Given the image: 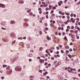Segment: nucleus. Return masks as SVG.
Wrapping results in <instances>:
<instances>
[{"instance_id":"nucleus-1","label":"nucleus","mask_w":80,"mask_h":80,"mask_svg":"<svg viewBox=\"0 0 80 80\" xmlns=\"http://www.w3.org/2000/svg\"><path fill=\"white\" fill-rule=\"evenodd\" d=\"M15 70L18 72H20L22 70V67L20 66H17L15 68Z\"/></svg>"},{"instance_id":"nucleus-2","label":"nucleus","mask_w":80,"mask_h":80,"mask_svg":"<svg viewBox=\"0 0 80 80\" xmlns=\"http://www.w3.org/2000/svg\"><path fill=\"white\" fill-rule=\"evenodd\" d=\"M6 73L7 75H11V74L12 73V70L10 69L9 71L6 72Z\"/></svg>"},{"instance_id":"nucleus-3","label":"nucleus","mask_w":80,"mask_h":80,"mask_svg":"<svg viewBox=\"0 0 80 80\" xmlns=\"http://www.w3.org/2000/svg\"><path fill=\"white\" fill-rule=\"evenodd\" d=\"M11 37L12 38H15V33H12L11 34Z\"/></svg>"},{"instance_id":"nucleus-4","label":"nucleus","mask_w":80,"mask_h":80,"mask_svg":"<svg viewBox=\"0 0 80 80\" xmlns=\"http://www.w3.org/2000/svg\"><path fill=\"white\" fill-rule=\"evenodd\" d=\"M0 7L1 8H5V5L3 4L0 3Z\"/></svg>"},{"instance_id":"nucleus-5","label":"nucleus","mask_w":80,"mask_h":80,"mask_svg":"<svg viewBox=\"0 0 80 80\" xmlns=\"http://www.w3.org/2000/svg\"><path fill=\"white\" fill-rule=\"evenodd\" d=\"M23 27H28V24L27 22H24L23 23Z\"/></svg>"},{"instance_id":"nucleus-6","label":"nucleus","mask_w":80,"mask_h":80,"mask_svg":"<svg viewBox=\"0 0 80 80\" xmlns=\"http://www.w3.org/2000/svg\"><path fill=\"white\" fill-rule=\"evenodd\" d=\"M18 60L17 58H14L13 59H11V61L12 62H15V61H16V60Z\"/></svg>"},{"instance_id":"nucleus-7","label":"nucleus","mask_w":80,"mask_h":80,"mask_svg":"<svg viewBox=\"0 0 80 80\" xmlns=\"http://www.w3.org/2000/svg\"><path fill=\"white\" fill-rule=\"evenodd\" d=\"M58 78L59 80H62V76L59 74L58 75Z\"/></svg>"},{"instance_id":"nucleus-8","label":"nucleus","mask_w":80,"mask_h":80,"mask_svg":"<svg viewBox=\"0 0 80 80\" xmlns=\"http://www.w3.org/2000/svg\"><path fill=\"white\" fill-rule=\"evenodd\" d=\"M16 22L15 21L12 20L10 22V23L11 24H12V25H13V24H15Z\"/></svg>"},{"instance_id":"nucleus-9","label":"nucleus","mask_w":80,"mask_h":80,"mask_svg":"<svg viewBox=\"0 0 80 80\" xmlns=\"http://www.w3.org/2000/svg\"><path fill=\"white\" fill-rule=\"evenodd\" d=\"M18 3H19L20 4H23V3H24V1L22 0H19L18 2Z\"/></svg>"},{"instance_id":"nucleus-10","label":"nucleus","mask_w":80,"mask_h":80,"mask_svg":"<svg viewBox=\"0 0 80 80\" xmlns=\"http://www.w3.org/2000/svg\"><path fill=\"white\" fill-rule=\"evenodd\" d=\"M44 62L45 61L43 59H39V62L40 63H44Z\"/></svg>"},{"instance_id":"nucleus-11","label":"nucleus","mask_w":80,"mask_h":80,"mask_svg":"<svg viewBox=\"0 0 80 80\" xmlns=\"http://www.w3.org/2000/svg\"><path fill=\"white\" fill-rule=\"evenodd\" d=\"M66 62L67 63H69V59L67 57L66 58Z\"/></svg>"},{"instance_id":"nucleus-12","label":"nucleus","mask_w":80,"mask_h":80,"mask_svg":"<svg viewBox=\"0 0 80 80\" xmlns=\"http://www.w3.org/2000/svg\"><path fill=\"white\" fill-rule=\"evenodd\" d=\"M59 6H61V4H63V2L62 1H61L60 2H58Z\"/></svg>"},{"instance_id":"nucleus-13","label":"nucleus","mask_w":80,"mask_h":80,"mask_svg":"<svg viewBox=\"0 0 80 80\" xmlns=\"http://www.w3.org/2000/svg\"><path fill=\"white\" fill-rule=\"evenodd\" d=\"M62 64V63L61 62L59 61L58 62V64L56 65V67H57V66H58L59 65H60V64Z\"/></svg>"},{"instance_id":"nucleus-14","label":"nucleus","mask_w":80,"mask_h":80,"mask_svg":"<svg viewBox=\"0 0 80 80\" xmlns=\"http://www.w3.org/2000/svg\"><path fill=\"white\" fill-rule=\"evenodd\" d=\"M1 25L3 26H5V25H6V22H2L1 23Z\"/></svg>"},{"instance_id":"nucleus-15","label":"nucleus","mask_w":80,"mask_h":80,"mask_svg":"<svg viewBox=\"0 0 80 80\" xmlns=\"http://www.w3.org/2000/svg\"><path fill=\"white\" fill-rule=\"evenodd\" d=\"M24 21H25V22H28L29 21V20L28 19L25 18L24 19Z\"/></svg>"},{"instance_id":"nucleus-16","label":"nucleus","mask_w":80,"mask_h":80,"mask_svg":"<svg viewBox=\"0 0 80 80\" xmlns=\"http://www.w3.org/2000/svg\"><path fill=\"white\" fill-rule=\"evenodd\" d=\"M47 37L48 40H51V38H50V37H49L48 36H47Z\"/></svg>"},{"instance_id":"nucleus-17","label":"nucleus","mask_w":80,"mask_h":80,"mask_svg":"<svg viewBox=\"0 0 80 80\" xmlns=\"http://www.w3.org/2000/svg\"><path fill=\"white\" fill-rule=\"evenodd\" d=\"M48 73V72H45V73H43V75H44V76H46V75Z\"/></svg>"},{"instance_id":"nucleus-18","label":"nucleus","mask_w":80,"mask_h":80,"mask_svg":"<svg viewBox=\"0 0 80 80\" xmlns=\"http://www.w3.org/2000/svg\"><path fill=\"white\" fill-rule=\"evenodd\" d=\"M33 57V55L32 54H30L28 55V57Z\"/></svg>"},{"instance_id":"nucleus-19","label":"nucleus","mask_w":80,"mask_h":80,"mask_svg":"<svg viewBox=\"0 0 80 80\" xmlns=\"http://www.w3.org/2000/svg\"><path fill=\"white\" fill-rule=\"evenodd\" d=\"M66 49H69V46L68 45H66L65 46Z\"/></svg>"},{"instance_id":"nucleus-20","label":"nucleus","mask_w":80,"mask_h":80,"mask_svg":"<svg viewBox=\"0 0 80 80\" xmlns=\"http://www.w3.org/2000/svg\"><path fill=\"white\" fill-rule=\"evenodd\" d=\"M7 70H10V66H9L6 68Z\"/></svg>"},{"instance_id":"nucleus-21","label":"nucleus","mask_w":80,"mask_h":80,"mask_svg":"<svg viewBox=\"0 0 80 80\" xmlns=\"http://www.w3.org/2000/svg\"><path fill=\"white\" fill-rule=\"evenodd\" d=\"M18 40H23V38L22 37H19L18 38Z\"/></svg>"},{"instance_id":"nucleus-22","label":"nucleus","mask_w":80,"mask_h":80,"mask_svg":"<svg viewBox=\"0 0 80 80\" xmlns=\"http://www.w3.org/2000/svg\"><path fill=\"white\" fill-rule=\"evenodd\" d=\"M43 48L42 47H40L39 48V50H40V51H42V50H43Z\"/></svg>"},{"instance_id":"nucleus-23","label":"nucleus","mask_w":80,"mask_h":80,"mask_svg":"<svg viewBox=\"0 0 80 80\" xmlns=\"http://www.w3.org/2000/svg\"><path fill=\"white\" fill-rule=\"evenodd\" d=\"M68 57H69V58H72V55H70V54H68Z\"/></svg>"},{"instance_id":"nucleus-24","label":"nucleus","mask_w":80,"mask_h":80,"mask_svg":"<svg viewBox=\"0 0 80 80\" xmlns=\"http://www.w3.org/2000/svg\"><path fill=\"white\" fill-rule=\"evenodd\" d=\"M30 45H29L28 44H27V48H30Z\"/></svg>"},{"instance_id":"nucleus-25","label":"nucleus","mask_w":80,"mask_h":80,"mask_svg":"<svg viewBox=\"0 0 80 80\" xmlns=\"http://www.w3.org/2000/svg\"><path fill=\"white\" fill-rule=\"evenodd\" d=\"M7 67V65H3V68H5V67Z\"/></svg>"},{"instance_id":"nucleus-26","label":"nucleus","mask_w":80,"mask_h":80,"mask_svg":"<svg viewBox=\"0 0 80 80\" xmlns=\"http://www.w3.org/2000/svg\"><path fill=\"white\" fill-rule=\"evenodd\" d=\"M50 26H51V27H53V26H54V24H53L52 23H51V24H50Z\"/></svg>"},{"instance_id":"nucleus-27","label":"nucleus","mask_w":80,"mask_h":80,"mask_svg":"<svg viewBox=\"0 0 80 80\" xmlns=\"http://www.w3.org/2000/svg\"><path fill=\"white\" fill-rule=\"evenodd\" d=\"M53 12H54V11H53V10H52L50 12L51 14H52V13H53Z\"/></svg>"},{"instance_id":"nucleus-28","label":"nucleus","mask_w":80,"mask_h":80,"mask_svg":"<svg viewBox=\"0 0 80 80\" xmlns=\"http://www.w3.org/2000/svg\"><path fill=\"white\" fill-rule=\"evenodd\" d=\"M32 10L30 9H29L27 11V12H28L29 13V12H30V11H31Z\"/></svg>"},{"instance_id":"nucleus-29","label":"nucleus","mask_w":80,"mask_h":80,"mask_svg":"<svg viewBox=\"0 0 80 80\" xmlns=\"http://www.w3.org/2000/svg\"><path fill=\"white\" fill-rule=\"evenodd\" d=\"M32 15H33V13L32 12L29 13V15H30V16H32Z\"/></svg>"},{"instance_id":"nucleus-30","label":"nucleus","mask_w":80,"mask_h":80,"mask_svg":"<svg viewBox=\"0 0 80 80\" xmlns=\"http://www.w3.org/2000/svg\"><path fill=\"white\" fill-rule=\"evenodd\" d=\"M29 78L31 79H32V78H33V76H30L29 77Z\"/></svg>"},{"instance_id":"nucleus-31","label":"nucleus","mask_w":80,"mask_h":80,"mask_svg":"<svg viewBox=\"0 0 80 80\" xmlns=\"http://www.w3.org/2000/svg\"><path fill=\"white\" fill-rule=\"evenodd\" d=\"M2 28V30H6V28H3V27H2V28Z\"/></svg>"},{"instance_id":"nucleus-32","label":"nucleus","mask_w":80,"mask_h":80,"mask_svg":"<svg viewBox=\"0 0 80 80\" xmlns=\"http://www.w3.org/2000/svg\"><path fill=\"white\" fill-rule=\"evenodd\" d=\"M52 17L53 18V17H55V14H52Z\"/></svg>"},{"instance_id":"nucleus-33","label":"nucleus","mask_w":80,"mask_h":80,"mask_svg":"<svg viewBox=\"0 0 80 80\" xmlns=\"http://www.w3.org/2000/svg\"><path fill=\"white\" fill-rule=\"evenodd\" d=\"M75 33H76V34H77V33H78V31L76 30L75 31Z\"/></svg>"},{"instance_id":"nucleus-34","label":"nucleus","mask_w":80,"mask_h":80,"mask_svg":"<svg viewBox=\"0 0 80 80\" xmlns=\"http://www.w3.org/2000/svg\"><path fill=\"white\" fill-rule=\"evenodd\" d=\"M48 65V63H47V62H46L45 63V65Z\"/></svg>"},{"instance_id":"nucleus-35","label":"nucleus","mask_w":80,"mask_h":80,"mask_svg":"<svg viewBox=\"0 0 80 80\" xmlns=\"http://www.w3.org/2000/svg\"><path fill=\"white\" fill-rule=\"evenodd\" d=\"M15 40L14 41H13L12 42V44H14V43H15Z\"/></svg>"},{"instance_id":"nucleus-36","label":"nucleus","mask_w":80,"mask_h":80,"mask_svg":"<svg viewBox=\"0 0 80 80\" xmlns=\"http://www.w3.org/2000/svg\"><path fill=\"white\" fill-rule=\"evenodd\" d=\"M39 34H40V35H42V31H40L39 32Z\"/></svg>"},{"instance_id":"nucleus-37","label":"nucleus","mask_w":80,"mask_h":80,"mask_svg":"<svg viewBox=\"0 0 80 80\" xmlns=\"http://www.w3.org/2000/svg\"><path fill=\"white\" fill-rule=\"evenodd\" d=\"M73 50H72V48H70V49H69V51H70V52H72V51Z\"/></svg>"},{"instance_id":"nucleus-38","label":"nucleus","mask_w":80,"mask_h":80,"mask_svg":"<svg viewBox=\"0 0 80 80\" xmlns=\"http://www.w3.org/2000/svg\"><path fill=\"white\" fill-rule=\"evenodd\" d=\"M67 28L68 29H69V28H70V26H67Z\"/></svg>"},{"instance_id":"nucleus-39","label":"nucleus","mask_w":80,"mask_h":80,"mask_svg":"<svg viewBox=\"0 0 80 80\" xmlns=\"http://www.w3.org/2000/svg\"><path fill=\"white\" fill-rule=\"evenodd\" d=\"M26 38H26V37H23V39H24V40L26 39Z\"/></svg>"},{"instance_id":"nucleus-40","label":"nucleus","mask_w":80,"mask_h":80,"mask_svg":"<svg viewBox=\"0 0 80 80\" xmlns=\"http://www.w3.org/2000/svg\"><path fill=\"white\" fill-rule=\"evenodd\" d=\"M4 78H5L3 76H2L1 77V79H4Z\"/></svg>"},{"instance_id":"nucleus-41","label":"nucleus","mask_w":80,"mask_h":80,"mask_svg":"<svg viewBox=\"0 0 80 80\" xmlns=\"http://www.w3.org/2000/svg\"><path fill=\"white\" fill-rule=\"evenodd\" d=\"M66 15H70V14L69 13H67L66 14Z\"/></svg>"},{"instance_id":"nucleus-42","label":"nucleus","mask_w":80,"mask_h":80,"mask_svg":"<svg viewBox=\"0 0 80 80\" xmlns=\"http://www.w3.org/2000/svg\"><path fill=\"white\" fill-rule=\"evenodd\" d=\"M62 12L60 11H59V14H62Z\"/></svg>"},{"instance_id":"nucleus-43","label":"nucleus","mask_w":80,"mask_h":80,"mask_svg":"<svg viewBox=\"0 0 80 80\" xmlns=\"http://www.w3.org/2000/svg\"><path fill=\"white\" fill-rule=\"evenodd\" d=\"M67 37L65 36L64 38V40H66V39H67Z\"/></svg>"},{"instance_id":"nucleus-44","label":"nucleus","mask_w":80,"mask_h":80,"mask_svg":"<svg viewBox=\"0 0 80 80\" xmlns=\"http://www.w3.org/2000/svg\"><path fill=\"white\" fill-rule=\"evenodd\" d=\"M46 18H48V15H47L46 16Z\"/></svg>"},{"instance_id":"nucleus-45","label":"nucleus","mask_w":80,"mask_h":80,"mask_svg":"<svg viewBox=\"0 0 80 80\" xmlns=\"http://www.w3.org/2000/svg\"><path fill=\"white\" fill-rule=\"evenodd\" d=\"M66 53H69V51L67 50L66 51Z\"/></svg>"},{"instance_id":"nucleus-46","label":"nucleus","mask_w":80,"mask_h":80,"mask_svg":"<svg viewBox=\"0 0 80 80\" xmlns=\"http://www.w3.org/2000/svg\"><path fill=\"white\" fill-rule=\"evenodd\" d=\"M48 9H49L48 8H46V11H47V10H48Z\"/></svg>"},{"instance_id":"nucleus-47","label":"nucleus","mask_w":80,"mask_h":80,"mask_svg":"<svg viewBox=\"0 0 80 80\" xmlns=\"http://www.w3.org/2000/svg\"><path fill=\"white\" fill-rule=\"evenodd\" d=\"M70 71H71V72H72V71H73V68H70Z\"/></svg>"},{"instance_id":"nucleus-48","label":"nucleus","mask_w":80,"mask_h":80,"mask_svg":"<svg viewBox=\"0 0 80 80\" xmlns=\"http://www.w3.org/2000/svg\"><path fill=\"white\" fill-rule=\"evenodd\" d=\"M0 73H3V71L2 70H1L0 71Z\"/></svg>"},{"instance_id":"nucleus-49","label":"nucleus","mask_w":80,"mask_h":80,"mask_svg":"<svg viewBox=\"0 0 80 80\" xmlns=\"http://www.w3.org/2000/svg\"><path fill=\"white\" fill-rule=\"evenodd\" d=\"M70 32L71 33H72V32L73 33V30H71L70 31Z\"/></svg>"},{"instance_id":"nucleus-50","label":"nucleus","mask_w":80,"mask_h":80,"mask_svg":"<svg viewBox=\"0 0 80 80\" xmlns=\"http://www.w3.org/2000/svg\"><path fill=\"white\" fill-rule=\"evenodd\" d=\"M42 4H43V5H45V2H42Z\"/></svg>"},{"instance_id":"nucleus-51","label":"nucleus","mask_w":80,"mask_h":80,"mask_svg":"<svg viewBox=\"0 0 80 80\" xmlns=\"http://www.w3.org/2000/svg\"><path fill=\"white\" fill-rule=\"evenodd\" d=\"M57 50H59L60 49V48H59V47H57Z\"/></svg>"},{"instance_id":"nucleus-52","label":"nucleus","mask_w":80,"mask_h":80,"mask_svg":"<svg viewBox=\"0 0 80 80\" xmlns=\"http://www.w3.org/2000/svg\"><path fill=\"white\" fill-rule=\"evenodd\" d=\"M67 18H68V19H70V16H67Z\"/></svg>"},{"instance_id":"nucleus-53","label":"nucleus","mask_w":80,"mask_h":80,"mask_svg":"<svg viewBox=\"0 0 80 80\" xmlns=\"http://www.w3.org/2000/svg\"><path fill=\"white\" fill-rule=\"evenodd\" d=\"M46 14H47V15H48V12L47 11L46 12Z\"/></svg>"},{"instance_id":"nucleus-54","label":"nucleus","mask_w":80,"mask_h":80,"mask_svg":"<svg viewBox=\"0 0 80 80\" xmlns=\"http://www.w3.org/2000/svg\"><path fill=\"white\" fill-rule=\"evenodd\" d=\"M64 14H65V13H64V12H62V13L61 15H64Z\"/></svg>"},{"instance_id":"nucleus-55","label":"nucleus","mask_w":80,"mask_h":80,"mask_svg":"<svg viewBox=\"0 0 80 80\" xmlns=\"http://www.w3.org/2000/svg\"><path fill=\"white\" fill-rule=\"evenodd\" d=\"M58 30H61V28L60 27H59L58 28Z\"/></svg>"},{"instance_id":"nucleus-56","label":"nucleus","mask_w":80,"mask_h":80,"mask_svg":"<svg viewBox=\"0 0 80 80\" xmlns=\"http://www.w3.org/2000/svg\"><path fill=\"white\" fill-rule=\"evenodd\" d=\"M80 1H79V2H78L77 3V4L78 5H80Z\"/></svg>"},{"instance_id":"nucleus-57","label":"nucleus","mask_w":80,"mask_h":80,"mask_svg":"<svg viewBox=\"0 0 80 80\" xmlns=\"http://www.w3.org/2000/svg\"><path fill=\"white\" fill-rule=\"evenodd\" d=\"M61 52L62 53H63L64 52V51H63V50H61Z\"/></svg>"},{"instance_id":"nucleus-58","label":"nucleus","mask_w":80,"mask_h":80,"mask_svg":"<svg viewBox=\"0 0 80 80\" xmlns=\"http://www.w3.org/2000/svg\"><path fill=\"white\" fill-rule=\"evenodd\" d=\"M65 24V25H67V24L68 23V22H65L64 23Z\"/></svg>"},{"instance_id":"nucleus-59","label":"nucleus","mask_w":80,"mask_h":80,"mask_svg":"<svg viewBox=\"0 0 80 80\" xmlns=\"http://www.w3.org/2000/svg\"><path fill=\"white\" fill-rule=\"evenodd\" d=\"M38 10H39V11H41V10H42V8H39Z\"/></svg>"},{"instance_id":"nucleus-60","label":"nucleus","mask_w":80,"mask_h":80,"mask_svg":"<svg viewBox=\"0 0 80 80\" xmlns=\"http://www.w3.org/2000/svg\"><path fill=\"white\" fill-rule=\"evenodd\" d=\"M46 53H48V50H46Z\"/></svg>"},{"instance_id":"nucleus-61","label":"nucleus","mask_w":80,"mask_h":80,"mask_svg":"<svg viewBox=\"0 0 80 80\" xmlns=\"http://www.w3.org/2000/svg\"><path fill=\"white\" fill-rule=\"evenodd\" d=\"M70 45H73V42H71L70 43Z\"/></svg>"},{"instance_id":"nucleus-62","label":"nucleus","mask_w":80,"mask_h":80,"mask_svg":"<svg viewBox=\"0 0 80 80\" xmlns=\"http://www.w3.org/2000/svg\"><path fill=\"white\" fill-rule=\"evenodd\" d=\"M74 28V26H72V27H71V29H73Z\"/></svg>"},{"instance_id":"nucleus-63","label":"nucleus","mask_w":80,"mask_h":80,"mask_svg":"<svg viewBox=\"0 0 80 80\" xmlns=\"http://www.w3.org/2000/svg\"><path fill=\"white\" fill-rule=\"evenodd\" d=\"M77 29L78 30H80V28L79 27H78L77 28Z\"/></svg>"},{"instance_id":"nucleus-64","label":"nucleus","mask_w":80,"mask_h":80,"mask_svg":"<svg viewBox=\"0 0 80 80\" xmlns=\"http://www.w3.org/2000/svg\"><path fill=\"white\" fill-rule=\"evenodd\" d=\"M56 8L55 7H53V9H56Z\"/></svg>"}]
</instances>
